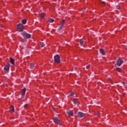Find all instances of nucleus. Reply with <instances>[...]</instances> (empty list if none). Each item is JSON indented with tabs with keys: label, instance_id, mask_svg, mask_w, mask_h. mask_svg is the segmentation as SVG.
Here are the masks:
<instances>
[{
	"label": "nucleus",
	"instance_id": "1",
	"mask_svg": "<svg viewBox=\"0 0 127 127\" xmlns=\"http://www.w3.org/2000/svg\"><path fill=\"white\" fill-rule=\"evenodd\" d=\"M22 35L23 37L25 39H29L31 37V35H30V34L27 33V32L25 31L22 32Z\"/></svg>",
	"mask_w": 127,
	"mask_h": 127
},
{
	"label": "nucleus",
	"instance_id": "2",
	"mask_svg": "<svg viewBox=\"0 0 127 127\" xmlns=\"http://www.w3.org/2000/svg\"><path fill=\"white\" fill-rule=\"evenodd\" d=\"M54 61L56 63L59 64V63H61V61H60V56L59 55H57L54 57Z\"/></svg>",
	"mask_w": 127,
	"mask_h": 127
},
{
	"label": "nucleus",
	"instance_id": "3",
	"mask_svg": "<svg viewBox=\"0 0 127 127\" xmlns=\"http://www.w3.org/2000/svg\"><path fill=\"white\" fill-rule=\"evenodd\" d=\"M17 29L18 31H23V25L21 23H19L17 25Z\"/></svg>",
	"mask_w": 127,
	"mask_h": 127
},
{
	"label": "nucleus",
	"instance_id": "4",
	"mask_svg": "<svg viewBox=\"0 0 127 127\" xmlns=\"http://www.w3.org/2000/svg\"><path fill=\"white\" fill-rule=\"evenodd\" d=\"M26 92V88H24L21 90V99L24 98V96H25V92Z\"/></svg>",
	"mask_w": 127,
	"mask_h": 127
},
{
	"label": "nucleus",
	"instance_id": "5",
	"mask_svg": "<svg viewBox=\"0 0 127 127\" xmlns=\"http://www.w3.org/2000/svg\"><path fill=\"white\" fill-rule=\"evenodd\" d=\"M124 63V62L123 61V59H119L117 61V64L118 66H121L122 64Z\"/></svg>",
	"mask_w": 127,
	"mask_h": 127
},
{
	"label": "nucleus",
	"instance_id": "6",
	"mask_svg": "<svg viewBox=\"0 0 127 127\" xmlns=\"http://www.w3.org/2000/svg\"><path fill=\"white\" fill-rule=\"evenodd\" d=\"M9 67H10V64H8L4 67V71H6V72H8V71H9Z\"/></svg>",
	"mask_w": 127,
	"mask_h": 127
},
{
	"label": "nucleus",
	"instance_id": "7",
	"mask_svg": "<svg viewBox=\"0 0 127 127\" xmlns=\"http://www.w3.org/2000/svg\"><path fill=\"white\" fill-rule=\"evenodd\" d=\"M61 25L59 28V30H61L62 28H63V26H64V24H65V20H63L61 22Z\"/></svg>",
	"mask_w": 127,
	"mask_h": 127
},
{
	"label": "nucleus",
	"instance_id": "8",
	"mask_svg": "<svg viewBox=\"0 0 127 127\" xmlns=\"http://www.w3.org/2000/svg\"><path fill=\"white\" fill-rule=\"evenodd\" d=\"M77 117L78 118H83V117H85V114L79 112L78 113Z\"/></svg>",
	"mask_w": 127,
	"mask_h": 127
},
{
	"label": "nucleus",
	"instance_id": "9",
	"mask_svg": "<svg viewBox=\"0 0 127 127\" xmlns=\"http://www.w3.org/2000/svg\"><path fill=\"white\" fill-rule=\"evenodd\" d=\"M67 114L68 116H70V117H74V113L72 110L67 111Z\"/></svg>",
	"mask_w": 127,
	"mask_h": 127
},
{
	"label": "nucleus",
	"instance_id": "10",
	"mask_svg": "<svg viewBox=\"0 0 127 127\" xmlns=\"http://www.w3.org/2000/svg\"><path fill=\"white\" fill-rule=\"evenodd\" d=\"M54 122L55 123V124H57V125H59L60 124V121L57 118H54Z\"/></svg>",
	"mask_w": 127,
	"mask_h": 127
},
{
	"label": "nucleus",
	"instance_id": "11",
	"mask_svg": "<svg viewBox=\"0 0 127 127\" xmlns=\"http://www.w3.org/2000/svg\"><path fill=\"white\" fill-rule=\"evenodd\" d=\"M10 113H13L14 112V107L13 106H11L10 107Z\"/></svg>",
	"mask_w": 127,
	"mask_h": 127
},
{
	"label": "nucleus",
	"instance_id": "12",
	"mask_svg": "<svg viewBox=\"0 0 127 127\" xmlns=\"http://www.w3.org/2000/svg\"><path fill=\"white\" fill-rule=\"evenodd\" d=\"M84 42H85V40L84 39H80L79 40V43L81 46H83V44H84Z\"/></svg>",
	"mask_w": 127,
	"mask_h": 127
},
{
	"label": "nucleus",
	"instance_id": "13",
	"mask_svg": "<svg viewBox=\"0 0 127 127\" xmlns=\"http://www.w3.org/2000/svg\"><path fill=\"white\" fill-rule=\"evenodd\" d=\"M10 63H11V64H12V65L14 66V59L10 58Z\"/></svg>",
	"mask_w": 127,
	"mask_h": 127
},
{
	"label": "nucleus",
	"instance_id": "14",
	"mask_svg": "<svg viewBox=\"0 0 127 127\" xmlns=\"http://www.w3.org/2000/svg\"><path fill=\"white\" fill-rule=\"evenodd\" d=\"M99 52H100V53L102 54V55H105V51H104V49H100Z\"/></svg>",
	"mask_w": 127,
	"mask_h": 127
},
{
	"label": "nucleus",
	"instance_id": "15",
	"mask_svg": "<svg viewBox=\"0 0 127 127\" xmlns=\"http://www.w3.org/2000/svg\"><path fill=\"white\" fill-rule=\"evenodd\" d=\"M41 18H44L45 17V13H42L39 14Z\"/></svg>",
	"mask_w": 127,
	"mask_h": 127
},
{
	"label": "nucleus",
	"instance_id": "16",
	"mask_svg": "<svg viewBox=\"0 0 127 127\" xmlns=\"http://www.w3.org/2000/svg\"><path fill=\"white\" fill-rule=\"evenodd\" d=\"M116 71H118V72H122L123 69L120 67H117L116 68Z\"/></svg>",
	"mask_w": 127,
	"mask_h": 127
},
{
	"label": "nucleus",
	"instance_id": "17",
	"mask_svg": "<svg viewBox=\"0 0 127 127\" xmlns=\"http://www.w3.org/2000/svg\"><path fill=\"white\" fill-rule=\"evenodd\" d=\"M22 23H23V24H26V19H22Z\"/></svg>",
	"mask_w": 127,
	"mask_h": 127
},
{
	"label": "nucleus",
	"instance_id": "18",
	"mask_svg": "<svg viewBox=\"0 0 127 127\" xmlns=\"http://www.w3.org/2000/svg\"><path fill=\"white\" fill-rule=\"evenodd\" d=\"M34 68V64L33 63L30 64V68L31 69H33Z\"/></svg>",
	"mask_w": 127,
	"mask_h": 127
},
{
	"label": "nucleus",
	"instance_id": "19",
	"mask_svg": "<svg viewBox=\"0 0 127 127\" xmlns=\"http://www.w3.org/2000/svg\"><path fill=\"white\" fill-rule=\"evenodd\" d=\"M49 22H54V19H52V18H50L49 19Z\"/></svg>",
	"mask_w": 127,
	"mask_h": 127
},
{
	"label": "nucleus",
	"instance_id": "20",
	"mask_svg": "<svg viewBox=\"0 0 127 127\" xmlns=\"http://www.w3.org/2000/svg\"><path fill=\"white\" fill-rule=\"evenodd\" d=\"M40 45H41V47H44V46H45V44H44V43H43V42H41Z\"/></svg>",
	"mask_w": 127,
	"mask_h": 127
},
{
	"label": "nucleus",
	"instance_id": "21",
	"mask_svg": "<svg viewBox=\"0 0 127 127\" xmlns=\"http://www.w3.org/2000/svg\"><path fill=\"white\" fill-rule=\"evenodd\" d=\"M73 103L75 105H76V104H77V99H73Z\"/></svg>",
	"mask_w": 127,
	"mask_h": 127
},
{
	"label": "nucleus",
	"instance_id": "22",
	"mask_svg": "<svg viewBox=\"0 0 127 127\" xmlns=\"http://www.w3.org/2000/svg\"><path fill=\"white\" fill-rule=\"evenodd\" d=\"M25 109H28V104H25L24 106Z\"/></svg>",
	"mask_w": 127,
	"mask_h": 127
},
{
	"label": "nucleus",
	"instance_id": "23",
	"mask_svg": "<svg viewBox=\"0 0 127 127\" xmlns=\"http://www.w3.org/2000/svg\"><path fill=\"white\" fill-rule=\"evenodd\" d=\"M116 8L117 9H121V7H120V6H117Z\"/></svg>",
	"mask_w": 127,
	"mask_h": 127
},
{
	"label": "nucleus",
	"instance_id": "24",
	"mask_svg": "<svg viewBox=\"0 0 127 127\" xmlns=\"http://www.w3.org/2000/svg\"><path fill=\"white\" fill-rule=\"evenodd\" d=\"M70 96H74V92H71Z\"/></svg>",
	"mask_w": 127,
	"mask_h": 127
},
{
	"label": "nucleus",
	"instance_id": "25",
	"mask_svg": "<svg viewBox=\"0 0 127 127\" xmlns=\"http://www.w3.org/2000/svg\"><path fill=\"white\" fill-rule=\"evenodd\" d=\"M89 68H90V65H87L86 69H89Z\"/></svg>",
	"mask_w": 127,
	"mask_h": 127
},
{
	"label": "nucleus",
	"instance_id": "26",
	"mask_svg": "<svg viewBox=\"0 0 127 127\" xmlns=\"http://www.w3.org/2000/svg\"><path fill=\"white\" fill-rule=\"evenodd\" d=\"M108 81H109V82H112V79L109 78V79H108Z\"/></svg>",
	"mask_w": 127,
	"mask_h": 127
},
{
	"label": "nucleus",
	"instance_id": "27",
	"mask_svg": "<svg viewBox=\"0 0 127 127\" xmlns=\"http://www.w3.org/2000/svg\"><path fill=\"white\" fill-rule=\"evenodd\" d=\"M22 42H24V40H22Z\"/></svg>",
	"mask_w": 127,
	"mask_h": 127
},
{
	"label": "nucleus",
	"instance_id": "28",
	"mask_svg": "<svg viewBox=\"0 0 127 127\" xmlns=\"http://www.w3.org/2000/svg\"><path fill=\"white\" fill-rule=\"evenodd\" d=\"M122 83L123 85H125V82H123Z\"/></svg>",
	"mask_w": 127,
	"mask_h": 127
},
{
	"label": "nucleus",
	"instance_id": "29",
	"mask_svg": "<svg viewBox=\"0 0 127 127\" xmlns=\"http://www.w3.org/2000/svg\"><path fill=\"white\" fill-rule=\"evenodd\" d=\"M100 115V114L99 113H97V116H99Z\"/></svg>",
	"mask_w": 127,
	"mask_h": 127
},
{
	"label": "nucleus",
	"instance_id": "30",
	"mask_svg": "<svg viewBox=\"0 0 127 127\" xmlns=\"http://www.w3.org/2000/svg\"><path fill=\"white\" fill-rule=\"evenodd\" d=\"M126 50H127V46L126 47Z\"/></svg>",
	"mask_w": 127,
	"mask_h": 127
},
{
	"label": "nucleus",
	"instance_id": "31",
	"mask_svg": "<svg viewBox=\"0 0 127 127\" xmlns=\"http://www.w3.org/2000/svg\"><path fill=\"white\" fill-rule=\"evenodd\" d=\"M0 27H2V25H0Z\"/></svg>",
	"mask_w": 127,
	"mask_h": 127
},
{
	"label": "nucleus",
	"instance_id": "32",
	"mask_svg": "<svg viewBox=\"0 0 127 127\" xmlns=\"http://www.w3.org/2000/svg\"><path fill=\"white\" fill-rule=\"evenodd\" d=\"M101 3H104V2H102Z\"/></svg>",
	"mask_w": 127,
	"mask_h": 127
}]
</instances>
